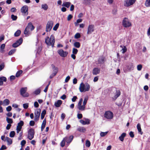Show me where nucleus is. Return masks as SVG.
<instances>
[{
  "label": "nucleus",
  "mask_w": 150,
  "mask_h": 150,
  "mask_svg": "<svg viewBox=\"0 0 150 150\" xmlns=\"http://www.w3.org/2000/svg\"><path fill=\"white\" fill-rule=\"evenodd\" d=\"M41 112V110L40 109L36 110L34 113V120L35 122L38 121L40 118Z\"/></svg>",
  "instance_id": "nucleus-7"
},
{
  "label": "nucleus",
  "mask_w": 150,
  "mask_h": 150,
  "mask_svg": "<svg viewBox=\"0 0 150 150\" xmlns=\"http://www.w3.org/2000/svg\"><path fill=\"white\" fill-rule=\"evenodd\" d=\"M80 122L83 125L86 124H89L90 123V120L88 119H86V121H85L82 120H81L80 121Z\"/></svg>",
  "instance_id": "nucleus-20"
},
{
  "label": "nucleus",
  "mask_w": 150,
  "mask_h": 150,
  "mask_svg": "<svg viewBox=\"0 0 150 150\" xmlns=\"http://www.w3.org/2000/svg\"><path fill=\"white\" fill-rule=\"evenodd\" d=\"M116 94L114 96V98L115 99L118 97L120 95V92L119 90L116 91Z\"/></svg>",
  "instance_id": "nucleus-35"
},
{
  "label": "nucleus",
  "mask_w": 150,
  "mask_h": 150,
  "mask_svg": "<svg viewBox=\"0 0 150 150\" xmlns=\"http://www.w3.org/2000/svg\"><path fill=\"white\" fill-rule=\"evenodd\" d=\"M74 46L77 48H79L80 47V44L79 42H76L74 43Z\"/></svg>",
  "instance_id": "nucleus-32"
},
{
  "label": "nucleus",
  "mask_w": 150,
  "mask_h": 150,
  "mask_svg": "<svg viewBox=\"0 0 150 150\" xmlns=\"http://www.w3.org/2000/svg\"><path fill=\"white\" fill-rule=\"evenodd\" d=\"M129 135L130 137L132 138H133L134 137V133L132 131H130L129 133Z\"/></svg>",
  "instance_id": "nucleus-56"
},
{
  "label": "nucleus",
  "mask_w": 150,
  "mask_h": 150,
  "mask_svg": "<svg viewBox=\"0 0 150 150\" xmlns=\"http://www.w3.org/2000/svg\"><path fill=\"white\" fill-rule=\"evenodd\" d=\"M21 33V31L20 30H18L14 33V35L15 37L19 36Z\"/></svg>",
  "instance_id": "nucleus-34"
},
{
  "label": "nucleus",
  "mask_w": 150,
  "mask_h": 150,
  "mask_svg": "<svg viewBox=\"0 0 150 150\" xmlns=\"http://www.w3.org/2000/svg\"><path fill=\"white\" fill-rule=\"evenodd\" d=\"M117 10L116 8H114L112 10V13L114 15H116L117 13Z\"/></svg>",
  "instance_id": "nucleus-50"
},
{
  "label": "nucleus",
  "mask_w": 150,
  "mask_h": 150,
  "mask_svg": "<svg viewBox=\"0 0 150 150\" xmlns=\"http://www.w3.org/2000/svg\"><path fill=\"white\" fill-rule=\"evenodd\" d=\"M23 41V38H20L18 40H17L15 43L13 44L12 47L14 48L18 47L22 43Z\"/></svg>",
  "instance_id": "nucleus-12"
},
{
  "label": "nucleus",
  "mask_w": 150,
  "mask_h": 150,
  "mask_svg": "<svg viewBox=\"0 0 150 150\" xmlns=\"http://www.w3.org/2000/svg\"><path fill=\"white\" fill-rule=\"evenodd\" d=\"M126 134L125 133H122L121 136L119 137V139L122 142H123L124 140V138L126 136Z\"/></svg>",
  "instance_id": "nucleus-27"
},
{
  "label": "nucleus",
  "mask_w": 150,
  "mask_h": 150,
  "mask_svg": "<svg viewBox=\"0 0 150 150\" xmlns=\"http://www.w3.org/2000/svg\"><path fill=\"white\" fill-rule=\"evenodd\" d=\"M81 37V35L79 33H76L74 36V38L76 39L79 38Z\"/></svg>",
  "instance_id": "nucleus-46"
},
{
  "label": "nucleus",
  "mask_w": 150,
  "mask_h": 150,
  "mask_svg": "<svg viewBox=\"0 0 150 150\" xmlns=\"http://www.w3.org/2000/svg\"><path fill=\"white\" fill-rule=\"evenodd\" d=\"M23 121L21 120L20 121V122L18 124L17 126L21 127H22V126L23 125Z\"/></svg>",
  "instance_id": "nucleus-42"
},
{
  "label": "nucleus",
  "mask_w": 150,
  "mask_h": 150,
  "mask_svg": "<svg viewBox=\"0 0 150 150\" xmlns=\"http://www.w3.org/2000/svg\"><path fill=\"white\" fill-rule=\"evenodd\" d=\"M145 5L147 6H150V0H146L145 2Z\"/></svg>",
  "instance_id": "nucleus-45"
},
{
  "label": "nucleus",
  "mask_w": 150,
  "mask_h": 150,
  "mask_svg": "<svg viewBox=\"0 0 150 150\" xmlns=\"http://www.w3.org/2000/svg\"><path fill=\"white\" fill-rule=\"evenodd\" d=\"M7 81L6 78L4 76L0 77V86H2L3 84V81L6 82Z\"/></svg>",
  "instance_id": "nucleus-21"
},
{
  "label": "nucleus",
  "mask_w": 150,
  "mask_h": 150,
  "mask_svg": "<svg viewBox=\"0 0 150 150\" xmlns=\"http://www.w3.org/2000/svg\"><path fill=\"white\" fill-rule=\"evenodd\" d=\"M142 65L141 64H139L137 66V69L138 71H140L141 70L142 68Z\"/></svg>",
  "instance_id": "nucleus-49"
},
{
  "label": "nucleus",
  "mask_w": 150,
  "mask_h": 150,
  "mask_svg": "<svg viewBox=\"0 0 150 150\" xmlns=\"http://www.w3.org/2000/svg\"><path fill=\"white\" fill-rule=\"evenodd\" d=\"M73 18V16L71 14H69L67 16V20L68 21H70Z\"/></svg>",
  "instance_id": "nucleus-51"
},
{
  "label": "nucleus",
  "mask_w": 150,
  "mask_h": 150,
  "mask_svg": "<svg viewBox=\"0 0 150 150\" xmlns=\"http://www.w3.org/2000/svg\"><path fill=\"white\" fill-rule=\"evenodd\" d=\"M40 93V90L39 89H36L34 92V93L36 95L39 94Z\"/></svg>",
  "instance_id": "nucleus-38"
},
{
  "label": "nucleus",
  "mask_w": 150,
  "mask_h": 150,
  "mask_svg": "<svg viewBox=\"0 0 150 150\" xmlns=\"http://www.w3.org/2000/svg\"><path fill=\"white\" fill-rule=\"evenodd\" d=\"M108 133V132H101L100 134V135L101 137H104Z\"/></svg>",
  "instance_id": "nucleus-40"
},
{
  "label": "nucleus",
  "mask_w": 150,
  "mask_h": 150,
  "mask_svg": "<svg viewBox=\"0 0 150 150\" xmlns=\"http://www.w3.org/2000/svg\"><path fill=\"white\" fill-rule=\"evenodd\" d=\"M51 66L53 69V71L54 72L53 73H55V74H56L58 71V68L56 67L53 64H51Z\"/></svg>",
  "instance_id": "nucleus-25"
},
{
  "label": "nucleus",
  "mask_w": 150,
  "mask_h": 150,
  "mask_svg": "<svg viewBox=\"0 0 150 150\" xmlns=\"http://www.w3.org/2000/svg\"><path fill=\"white\" fill-rule=\"evenodd\" d=\"M12 108L11 106H9L6 108V110L8 112L10 111L11 110Z\"/></svg>",
  "instance_id": "nucleus-55"
},
{
  "label": "nucleus",
  "mask_w": 150,
  "mask_h": 150,
  "mask_svg": "<svg viewBox=\"0 0 150 150\" xmlns=\"http://www.w3.org/2000/svg\"><path fill=\"white\" fill-rule=\"evenodd\" d=\"M88 99L85 98L83 100V104L85 106L87 102Z\"/></svg>",
  "instance_id": "nucleus-61"
},
{
  "label": "nucleus",
  "mask_w": 150,
  "mask_h": 150,
  "mask_svg": "<svg viewBox=\"0 0 150 150\" xmlns=\"http://www.w3.org/2000/svg\"><path fill=\"white\" fill-rule=\"evenodd\" d=\"M26 142L25 140H23L21 142V144L22 146H24L26 144Z\"/></svg>",
  "instance_id": "nucleus-54"
},
{
  "label": "nucleus",
  "mask_w": 150,
  "mask_h": 150,
  "mask_svg": "<svg viewBox=\"0 0 150 150\" xmlns=\"http://www.w3.org/2000/svg\"><path fill=\"white\" fill-rule=\"evenodd\" d=\"M113 113L110 111L105 112L104 114V117L108 119H111L113 117Z\"/></svg>",
  "instance_id": "nucleus-10"
},
{
  "label": "nucleus",
  "mask_w": 150,
  "mask_h": 150,
  "mask_svg": "<svg viewBox=\"0 0 150 150\" xmlns=\"http://www.w3.org/2000/svg\"><path fill=\"white\" fill-rule=\"evenodd\" d=\"M28 6L26 5L23 6L21 9V12L26 15L28 14Z\"/></svg>",
  "instance_id": "nucleus-13"
},
{
  "label": "nucleus",
  "mask_w": 150,
  "mask_h": 150,
  "mask_svg": "<svg viewBox=\"0 0 150 150\" xmlns=\"http://www.w3.org/2000/svg\"><path fill=\"white\" fill-rule=\"evenodd\" d=\"M137 128L138 132L140 133L141 134H142L143 132L142 131V129L141 127V125L139 123H138L137 125Z\"/></svg>",
  "instance_id": "nucleus-29"
},
{
  "label": "nucleus",
  "mask_w": 150,
  "mask_h": 150,
  "mask_svg": "<svg viewBox=\"0 0 150 150\" xmlns=\"http://www.w3.org/2000/svg\"><path fill=\"white\" fill-rule=\"evenodd\" d=\"M35 124V122L33 120H31L29 124L30 126H33Z\"/></svg>",
  "instance_id": "nucleus-53"
},
{
  "label": "nucleus",
  "mask_w": 150,
  "mask_h": 150,
  "mask_svg": "<svg viewBox=\"0 0 150 150\" xmlns=\"http://www.w3.org/2000/svg\"><path fill=\"white\" fill-rule=\"evenodd\" d=\"M105 58L103 57H100L98 60V64H103L105 61Z\"/></svg>",
  "instance_id": "nucleus-18"
},
{
  "label": "nucleus",
  "mask_w": 150,
  "mask_h": 150,
  "mask_svg": "<svg viewBox=\"0 0 150 150\" xmlns=\"http://www.w3.org/2000/svg\"><path fill=\"white\" fill-rule=\"evenodd\" d=\"M34 28L35 27L32 24V23H29L25 29L24 34L25 35H28L30 30L32 31L34 29Z\"/></svg>",
  "instance_id": "nucleus-3"
},
{
  "label": "nucleus",
  "mask_w": 150,
  "mask_h": 150,
  "mask_svg": "<svg viewBox=\"0 0 150 150\" xmlns=\"http://www.w3.org/2000/svg\"><path fill=\"white\" fill-rule=\"evenodd\" d=\"M4 141H7L8 145H10L12 143V139L8 137H6Z\"/></svg>",
  "instance_id": "nucleus-19"
},
{
  "label": "nucleus",
  "mask_w": 150,
  "mask_h": 150,
  "mask_svg": "<svg viewBox=\"0 0 150 150\" xmlns=\"http://www.w3.org/2000/svg\"><path fill=\"white\" fill-rule=\"evenodd\" d=\"M4 63L1 64L0 65V71H1L4 68Z\"/></svg>",
  "instance_id": "nucleus-52"
},
{
  "label": "nucleus",
  "mask_w": 150,
  "mask_h": 150,
  "mask_svg": "<svg viewBox=\"0 0 150 150\" xmlns=\"http://www.w3.org/2000/svg\"><path fill=\"white\" fill-rule=\"evenodd\" d=\"M34 129L33 128L30 129L28 131V138L30 140H32L34 137Z\"/></svg>",
  "instance_id": "nucleus-8"
},
{
  "label": "nucleus",
  "mask_w": 150,
  "mask_h": 150,
  "mask_svg": "<svg viewBox=\"0 0 150 150\" xmlns=\"http://www.w3.org/2000/svg\"><path fill=\"white\" fill-rule=\"evenodd\" d=\"M77 117L79 119H81L82 117V115L81 114L78 113L77 115Z\"/></svg>",
  "instance_id": "nucleus-63"
},
{
  "label": "nucleus",
  "mask_w": 150,
  "mask_h": 150,
  "mask_svg": "<svg viewBox=\"0 0 150 150\" xmlns=\"http://www.w3.org/2000/svg\"><path fill=\"white\" fill-rule=\"evenodd\" d=\"M94 25H89L88 26L87 34H91L94 31Z\"/></svg>",
  "instance_id": "nucleus-15"
},
{
  "label": "nucleus",
  "mask_w": 150,
  "mask_h": 150,
  "mask_svg": "<svg viewBox=\"0 0 150 150\" xmlns=\"http://www.w3.org/2000/svg\"><path fill=\"white\" fill-rule=\"evenodd\" d=\"M122 50L123 51L122 53H124L127 50V49L125 46H124V48L122 49Z\"/></svg>",
  "instance_id": "nucleus-60"
},
{
  "label": "nucleus",
  "mask_w": 150,
  "mask_h": 150,
  "mask_svg": "<svg viewBox=\"0 0 150 150\" xmlns=\"http://www.w3.org/2000/svg\"><path fill=\"white\" fill-rule=\"evenodd\" d=\"M77 130L80 132L83 133L86 131V129L83 127H79L78 128Z\"/></svg>",
  "instance_id": "nucleus-26"
},
{
  "label": "nucleus",
  "mask_w": 150,
  "mask_h": 150,
  "mask_svg": "<svg viewBox=\"0 0 150 150\" xmlns=\"http://www.w3.org/2000/svg\"><path fill=\"white\" fill-rule=\"evenodd\" d=\"M123 25L125 27H129L131 25V24L129 22L128 19L126 18H125L122 21Z\"/></svg>",
  "instance_id": "nucleus-11"
},
{
  "label": "nucleus",
  "mask_w": 150,
  "mask_h": 150,
  "mask_svg": "<svg viewBox=\"0 0 150 150\" xmlns=\"http://www.w3.org/2000/svg\"><path fill=\"white\" fill-rule=\"evenodd\" d=\"M15 49L11 50L9 52L8 54L10 55H11L12 54L14 53L15 52Z\"/></svg>",
  "instance_id": "nucleus-44"
},
{
  "label": "nucleus",
  "mask_w": 150,
  "mask_h": 150,
  "mask_svg": "<svg viewBox=\"0 0 150 150\" xmlns=\"http://www.w3.org/2000/svg\"><path fill=\"white\" fill-rule=\"evenodd\" d=\"M136 0H125L124 5L126 7H128L133 5L135 2Z\"/></svg>",
  "instance_id": "nucleus-9"
},
{
  "label": "nucleus",
  "mask_w": 150,
  "mask_h": 150,
  "mask_svg": "<svg viewBox=\"0 0 150 150\" xmlns=\"http://www.w3.org/2000/svg\"><path fill=\"white\" fill-rule=\"evenodd\" d=\"M53 24V22L52 21H49L46 25L45 31L46 32H50L52 29Z\"/></svg>",
  "instance_id": "nucleus-6"
},
{
  "label": "nucleus",
  "mask_w": 150,
  "mask_h": 150,
  "mask_svg": "<svg viewBox=\"0 0 150 150\" xmlns=\"http://www.w3.org/2000/svg\"><path fill=\"white\" fill-rule=\"evenodd\" d=\"M78 52V50L77 49L73 48L72 50V53L74 54H76Z\"/></svg>",
  "instance_id": "nucleus-48"
},
{
  "label": "nucleus",
  "mask_w": 150,
  "mask_h": 150,
  "mask_svg": "<svg viewBox=\"0 0 150 150\" xmlns=\"http://www.w3.org/2000/svg\"><path fill=\"white\" fill-rule=\"evenodd\" d=\"M100 71V69L98 68H94L93 70V74L94 75H96L99 74Z\"/></svg>",
  "instance_id": "nucleus-17"
},
{
  "label": "nucleus",
  "mask_w": 150,
  "mask_h": 150,
  "mask_svg": "<svg viewBox=\"0 0 150 150\" xmlns=\"http://www.w3.org/2000/svg\"><path fill=\"white\" fill-rule=\"evenodd\" d=\"M74 137L73 135L70 136L69 137H66L64 138H66L65 139L66 142L68 143H70L73 140Z\"/></svg>",
  "instance_id": "nucleus-16"
},
{
  "label": "nucleus",
  "mask_w": 150,
  "mask_h": 150,
  "mask_svg": "<svg viewBox=\"0 0 150 150\" xmlns=\"http://www.w3.org/2000/svg\"><path fill=\"white\" fill-rule=\"evenodd\" d=\"M39 106V104L37 102L35 101L34 103V106L35 108H38Z\"/></svg>",
  "instance_id": "nucleus-58"
},
{
  "label": "nucleus",
  "mask_w": 150,
  "mask_h": 150,
  "mask_svg": "<svg viewBox=\"0 0 150 150\" xmlns=\"http://www.w3.org/2000/svg\"><path fill=\"white\" fill-rule=\"evenodd\" d=\"M23 71L22 70H20L18 71L16 74V76L17 77H19L20 75L22 73Z\"/></svg>",
  "instance_id": "nucleus-37"
},
{
  "label": "nucleus",
  "mask_w": 150,
  "mask_h": 150,
  "mask_svg": "<svg viewBox=\"0 0 150 150\" xmlns=\"http://www.w3.org/2000/svg\"><path fill=\"white\" fill-rule=\"evenodd\" d=\"M3 102V105L4 106H6L8 105L10 103V101L8 99H5L4 100Z\"/></svg>",
  "instance_id": "nucleus-28"
},
{
  "label": "nucleus",
  "mask_w": 150,
  "mask_h": 150,
  "mask_svg": "<svg viewBox=\"0 0 150 150\" xmlns=\"http://www.w3.org/2000/svg\"><path fill=\"white\" fill-rule=\"evenodd\" d=\"M23 108L25 109H27L28 107V105L27 103L23 104Z\"/></svg>",
  "instance_id": "nucleus-57"
},
{
  "label": "nucleus",
  "mask_w": 150,
  "mask_h": 150,
  "mask_svg": "<svg viewBox=\"0 0 150 150\" xmlns=\"http://www.w3.org/2000/svg\"><path fill=\"white\" fill-rule=\"evenodd\" d=\"M77 98V97L76 96H74L72 98L71 100L73 102H75Z\"/></svg>",
  "instance_id": "nucleus-64"
},
{
  "label": "nucleus",
  "mask_w": 150,
  "mask_h": 150,
  "mask_svg": "<svg viewBox=\"0 0 150 150\" xmlns=\"http://www.w3.org/2000/svg\"><path fill=\"white\" fill-rule=\"evenodd\" d=\"M45 42L48 45H51L52 47H54L55 42V38L53 35L50 36V38L48 37H47L45 39Z\"/></svg>",
  "instance_id": "nucleus-2"
},
{
  "label": "nucleus",
  "mask_w": 150,
  "mask_h": 150,
  "mask_svg": "<svg viewBox=\"0 0 150 150\" xmlns=\"http://www.w3.org/2000/svg\"><path fill=\"white\" fill-rule=\"evenodd\" d=\"M6 147L4 145H2L1 147L0 148V150H3L6 149Z\"/></svg>",
  "instance_id": "nucleus-62"
},
{
  "label": "nucleus",
  "mask_w": 150,
  "mask_h": 150,
  "mask_svg": "<svg viewBox=\"0 0 150 150\" xmlns=\"http://www.w3.org/2000/svg\"><path fill=\"white\" fill-rule=\"evenodd\" d=\"M66 139V138H64L63 140L60 143V145L62 147H64L65 146V143L66 141L65 139Z\"/></svg>",
  "instance_id": "nucleus-36"
},
{
  "label": "nucleus",
  "mask_w": 150,
  "mask_h": 150,
  "mask_svg": "<svg viewBox=\"0 0 150 150\" xmlns=\"http://www.w3.org/2000/svg\"><path fill=\"white\" fill-rule=\"evenodd\" d=\"M71 3L69 2H64L62 6H64L68 8L71 5Z\"/></svg>",
  "instance_id": "nucleus-24"
},
{
  "label": "nucleus",
  "mask_w": 150,
  "mask_h": 150,
  "mask_svg": "<svg viewBox=\"0 0 150 150\" xmlns=\"http://www.w3.org/2000/svg\"><path fill=\"white\" fill-rule=\"evenodd\" d=\"M79 89L81 92L87 91L90 89V86L88 83L84 84L81 82L80 84Z\"/></svg>",
  "instance_id": "nucleus-1"
},
{
  "label": "nucleus",
  "mask_w": 150,
  "mask_h": 150,
  "mask_svg": "<svg viewBox=\"0 0 150 150\" xmlns=\"http://www.w3.org/2000/svg\"><path fill=\"white\" fill-rule=\"evenodd\" d=\"M41 8L45 11H46L48 8V5L46 4H42Z\"/></svg>",
  "instance_id": "nucleus-30"
},
{
  "label": "nucleus",
  "mask_w": 150,
  "mask_h": 150,
  "mask_svg": "<svg viewBox=\"0 0 150 150\" xmlns=\"http://www.w3.org/2000/svg\"><path fill=\"white\" fill-rule=\"evenodd\" d=\"M46 120L45 118L43 120L41 127V131H42L44 129L46 124Z\"/></svg>",
  "instance_id": "nucleus-22"
},
{
  "label": "nucleus",
  "mask_w": 150,
  "mask_h": 150,
  "mask_svg": "<svg viewBox=\"0 0 150 150\" xmlns=\"http://www.w3.org/2000/svg\"><path fill=\"white\" fill-rule=\"evenodd\" d=\"M70 79V77L69 76H68L66 77L65 79V82L66 83Z\"/></svg>",
  "instance_id": "nucleus-59"
},
{
  "label": "nucleus",
  "mask_w": 150,
  "mask_h": 150,
  "mask_svg": "<svg viewBox=\"0 0 150 150\" xmlns=\"http://www.w3.org/2000/svg\"><path fill=\"white\" fill-rule=\"evenodd\" d=\"M5 45L4 44H2L0 47V52L1 53H3L4 51V49L5 48Z\"/></svg>",
  "instance_id": "nucleus-31"
},
{
  "label": "nucleus",
  "mask_w": 150,
  "mask_h": 150,
  "mask_svg": "<svg viewBox=\"0 0 150 150\" xmlns=\"http://www.w3.org/2000/svg\"><path fill=\"white\" fill-rule=\"evenodd\" d=\"M58 53L59 55L62 57H66L68 54V52L64 51L63 50L60 49L58 50Z\"/></svg>",
  "instance_id": "nucleus-14"
},
{
  "label": "nucleus",
  "mask_w": 150,
  "mask_h": 150,
  "mask_svg": "<svg viewBox=\"0 0 150 150\" xmlns=\"http://www.w3.org/2000/svg\"><path fill=\"white\" fill-rule=\"evenodd\" d=\"M27 88L26 87L22 88L20 90L21 95L23 97H28L29 96L28 93H27Z\"/></svg>",
  "instance_id": "nucleus-5"
},
{
  "label": "nucleus",
  "mask_w": 150,
  "mask_h": 150,
  "mask_svg": "<svg viewBox=\"0 0 150 150\" xmlns=\"http://www.w3.org/2000/svg\"><path fill=\"white\" fill-rule=\"evenodd\" d=\"M59 25V23H57L55 25L54 27L53 28V30H54L56 31Z\"/></svg>",
  "instance_id": "nucleus-41"
},
{
  "label": "nucleus",
  "mask_w": 150,
  "mask_h": 150,
  "mask_svg": "<svg viewBox=\"0 0 150 150\" xmlns=\"http://www.w3.org/2000/svg\"><path fill=\"white\" fill-rule=\"evenodd\" d=\"M6 121L8 123L11 124L13 123V121L12 119L8 118V117H6Z\"/></svg>",
  "instance_id": "nucleus-33"
},
{
  "label": "nucleus",
  "mask_w": 150,
  "mask_h": 150,
  "mask_svg": "<svg viewBox=\"0 0 150 150\" xmlns=\"http://www.w3.org/2000/svg\"><path fill=\"white\" fill-rule=\"evenodd\" d=\"M91 143L88 140H87L86 141V146L87 147H89L90 146Z\"/></svg>",
  "instance_id": "nucleus-43"
},
{
  "label": "nucleus",
  "mask_w": 150,
  "mask_h": 150,
  "mask_svg": "<svg viewBox=\"0 0 150 150\" xmlns=\"http://www.w3.org/2000/svg\"><path fill=\"white\" fill-rule=\"evenodd\" d=\"M15 135V132L14 131H12L10 132L9 134V136L11 137H13Z\"/></svg>",
  "instance_id": "nucleus-39"
},
{
  "label": "nucleus",
  "mask_w": 150,
  "mask_h": 150,
  "mask_svg": "<svg viewBox=\"0 0 150 150\" xmlns=\"http://www.w3.org/2000/svg\"><path fill=\"white\" fill-rule=\"evenodd\" d=\"M11 18L13 21H15L17 19V17L16 16L12 14L11 16Z\"/></svg>",
  "instance_id": "nucleus-47"
},
{
  "label": "nucleus",
  "mask_w": 150,
  "mask_h": 150,
  "mask_svg": "<svg viewBox=\"0 0 150 150\" xmlns=\"http://www.w3.org/2000/svg\"><path fill=\"white\" fill-rule=\"evenodd\" d=\"M83 101V99L81 98L79 101L77 106V108L80 111H83L85 110V106L83 104L82 105H81Z\"/></svg>",
  "instance_id": "nucleus-4"
},
{
  "label": "nucleus",
  "mask_w": 150,
  "mask_h": 150,
  "mask_svg": "<svg viewBox=\"0 0 150 150\" xmlns=\"http://www.w3.org/2000/svg\"><path fill=\"white\" fill-rule=\"evenodd\" d=\"M62 101L60 100H58L54 103L55 106L57 107H59L62 104Z\"/></svg>",
  "instance_id": "nucleus-23"
}]
</instances>
